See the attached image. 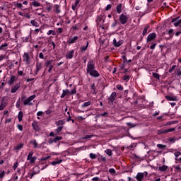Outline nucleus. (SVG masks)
Instances as JSON below:
<instances>
[{
  "mask_svg": "<svg viewBox=\"0 0 181 181\" xmlns=\"http://www.w3.org/2000/svg\"><path fill=\"white\" fill-rule=\"evenodd\" d=\"M36 98V95H33L23 100L24 105H33L32 101Z\"/></svg>",
  "mask_w": 181,
  "mask_h": 181,
  "instance_id": "1",
  "label": "nucleus"
},
{
  "mask_svg": "<svg viewBox=\"0 0 181 181\" xmlns=\"http://www.w3.org/2000/svg\"><path fill=\"white\" fill-rule=\"evenodd\" d=\"M94 69H95V65L94 64V61L93 59H90L88 62L86 71H87V73H89L90 71L94 70Z\"/></svg>",
  "mask_w": 181,
  "mask_h": 181,
  "instance_id": "2",
  "label": "nucleus"
},
{
  "mask_svg": "<svg viewBox=\"0 0 181 181\" xmlns=\"http://www.w3.org/2000/svg\"><path fill=\"white\" fill-rule=\"evenodd\" d=\"M39 173H40V170H39V168H37V167H34L32 172L28 173V177H30V179H32L33 176H35V175H39Z\"/></svg>",
  "mask_w": 181,
  "mask_h": 181,
  "instance_id": "3",
  "label": "nucleus"
},
{
  "mask_svg": "<svg viewBox=\"0 0 181 181\" xmlns=\"http://www.w3.org/2000/svg\"><path fill=\"white\" fill-rule=\"evenodd\" d=\"M119 21L122 25H125V23L128 22V17L124 13H122L119 16Z\"/></svg>",
  "mask_w": 181,
  "mask_h": 181,
  "instance_id": "4",
  "label": "nucleus"
},
{
  "mask_svg": "<svg viewBox=\"0 0 181 181\" xmlns=\"http://www.w3.org/2000/svg\"><path fill=\"white\" fill-rule=\"evenodd\" d=\"M176 128H170L168 129H160L157 132L158 135H162V134H168V132H173L175 131Z\"/></svg>",
  "mask_w": 181,
  "mask_h": 181,
  "instance_id": "5",
  "label": "nucleus"
},
{
  "mask_svg": "<svg viewBox=\"0 0 181 181\" xmlns=\"http://www.w3.org/2000/svg\"><path fill=\"white\" fill-rule=\"evenodd\" d=\"M115 98H117V93L113 92L108 98L109 104H113L114 101H115Z\"/></svg>",
  "mask_w": 181,
  "mask_h": 181,
  "instance_id": "6",
  "label": "nucleus"
},
{
  "mask_svg": "<svg viewBox=\"0 0 181 181\" xmlns=\"http://www.w3.org/2000/svg\"><path fill=\"white\" fill-rule=\"evenodd\" d=\"M179 18L180 17H177L171 20V23H174V26H175V28H177L179 25H181V19L179 20Z\"/></svg>",
  "mask_w": 181,
  "mask_h": 181,
  "instance_id": "7",
  "label": "nucleus"
},
{
  "mask_svg": "<svg viewBox=\"0 0 181 181\" xmlns=\"http://www.w3.org/2000/svg\"><path fill=\"white\" fill-rule=\"evenodd\" d=\"M156 33H152L149 34L148 36L147 37V43H149V42H152V40L156 39Z\"/></svg>",
  "mask_w": 181,
  "mask_h": 181,
  "instance_id": "8",
  "label": "nucleus"
},
{
  "mask_svg": "<svg viewBox=\"0 0 181 181\" xmlns=\"http://www.w3.org/2000/svg\"><path fill=\"white\" fill-rule=\"evenodd\" d=\"M88 74H90L92 77H100V74L97 70L93 69L92 71H90V72L87 73Z\"/></svg>",
  "mask_w": 181,
  "mask_h": 181,
  "instance_id": "9",
  "label": "nucleus"
},
{
  "mask_svg": "<svg viewBox=\"0 0 181 181\" xmlns=\"http://www.w3.org/2000/svg\"><path fill=\"white\" fill-rule=\"evenodd\" d=\"M19 88H21V83H16L13 88H11V93H12L13 94L14 93H16V91H18V90H19Z\"/></svg>",
  "mask_w": 181,
  "mask_h": 181,
  "instance_id": "10",
  "label": "nucleus"
},
{
  "mask_svg": "<svg viewBox=\"0 0 181 181\" xmlns=\"http://www.w3.org/2000/svg\"><path fill=\"white\" fill-rule=\"evenodd\" d=\"M74 56V50L66 52V59H73Z\"/></svg>",
  "mask_w": 181,
  "mask_h": 181,
  "instance_id": "11",
  "label": "nucleus"
},
{
  "mask_svg": "<svg viewBox=\"0 0 181 181\" xmlns=\"http://www.w3.org/2000/svg\"><path fill=\"white\" fill-rule=\"evenodd\" d=\"M122 43H124L122 40H119L117 42L116 39L113 40V45L114 46H115V47H119V46H121Z\"/></svg>",
  "mask_w": 181,
  "mask_h": 181,
  "instance_id": "12",
  "label": "nucleus"
},
{
  "mask_svg": "<svg viewBox=\"0 0 181 181\" xmlns=\"http://www.w3.org/2000/svg\"><path fill=\"white\" fill-rule=\"evenodd\" d=\"M78 40V36H75L73 38H70L68 40V45H71L73 43H76V41H77Z\"/></svg>",
  "mask_w": 181,
  "mask_h": 181,
  "instance_id": "13",
  "label": "nucleus"
},
{
  "mask_svg": "<svg viewBox=\"0 0 181 181\" xmlns=\"http://www.w3.org/2000/svg\"><path fill=\"white\" fill-rule=\"evenodd\" d=\"M136 179L138 181L144 180V173H137V175L136 176Z\"/></svg>",
  "mask_w": 181,
  "mask_h": 181,
  "instance_id": "14",
  "label": "nucleus"
},
{
  "mask_svg": "<svg viewBox=\"0 0 181 181\" xmlns=\"http://www.w3.org/2000/svg\"><path fill=\"white\" fill-rule=\"evenodd\" d=\"M23 58H24V62H25L27 64H29V60L30 59V57L29 56V54L28 52L24 53Z\"/></svg>",
  "mask_w": 181,
  "mask_h": 181,
  "instance_id": "15",
  "label": "nucleus"
},
{
  "mask_svg": "<svg viewBox=\"0 0 181 181\" xmlns=\"http://www.w3.org/2000/svg\"><path fill=\"white\" fill-rule=\"evenodd\" d=\"M66 95H70V90L68 89L63 90L62 94L61 95V98H64Z\"/></svg>",
  "mask_w": 181,
  "mask_h": 181,
  "instance_id": "16",
  "label": "nucleus"
},
{
  "mask_svg": "<svg viewBox=\"0 0 181 181\" xmlns=\"http://www.w3.org/2000/svg\"><path fill=\"white\" fill-rule=\"evenodd\" d=\"M32 127L35 131H40L39 125H37V122H34L32 123Z\"/></svg>",
  "mask_w": 181,
  "mask_h": 181,
  "instance_id": "17",
  "label": "nucleus"
},
{
  "mask_svg": "<svg viewBox=\"0 0 181 181\" xmlns=\"http://www.w3.org/2000/svg\"><path fill=\"white\" fill-rule=\"evenodd\" d=\"M40 70H42V63H40V62H37V64H36V71H35V74H37V73H39Z\"/></svg>",
  "mask_w": 181,
  "mask_h": 181,
  "instance_id": "18",
  "label": "nucleus"
},
{
  "mask_svg": "<svg viewBox=\"0 0 181 181\" xmlns=\"http://www.w3.org/2000/svg\"><path fill=\"white\" fill-rule=\"evenodd\" d=\"M116 11L117 13H121L122 12V4H119L116 7Z\"/></svg>",
  "mask_w": 181,
  "mask_h": 181,
  "instance_id": "19",
  "label": "nucleus"
},
{
  "mask_svg": "<svg viewBox=\"0 0 181 181\" xmlns=\"http://www.w3.org/2000/svg\"><path fill=\"white\" fill-rule=\"evenodd\" d=\"M65 121L64 119H61V120H59L57 122H55V125H57V127H63V124H65Z\"/></svg>",
  "mask_w": 181,
  "mask_h": 181,
  "instance_id": "20",
  "label": "nucleus"
},
{
  "mask_svg": "<svg viewBox=\"0 0 181 181\" xmlns=\"http://www.w3.org/2000/svg\"><path fill=\"white\" fill-rule=\"evenodd\" d=\"M168 167L167 165H162L158 168V170H160V172H165L168 170Z\"/></svg>",
  "mask_w": 181,
  "mask_h": 181,
  "instance_id": "21",
  "label": "nucleus"
},
{
  "mask_svg": "<svg viewBox=\"0 0 181 181\" xmlns=\"http://www.w3.org/2000/svg\"><path fill=\"white\" fill-rule=\"evenodd\" d=\"M54 11L56 13H60V6H59V4L54 5Z\"/></svg>",
  "mask_w": 181,
  "mask_h": 181,
  "instance_id": "22",
  "label": "nucleus"
},
{
  "mask_svg": "<svg viewBox=\"0 0 181 181\" xmlns=\"http://www.w3.org/2000/svg\"><path fill=\"white\" fill-rule=\"evenodd\" d=\"M13 83H15V76H11L10 80L8 81V84H9V86H12Z\"/></svg>",
  "mask_w": 181,
  "mask_h": 181,
  "instance_id": "23",
  "label": "nucleus"
},
{
  "mask_svg": "<svg viewBox=\"0 0 181 181\" xmlns=\"http://www.w3.org/2000/svg\"><path fill=\"white\" fill-rule=\"evenodd\" d=\"M90 90H93V94H97V88H95V83H93L90 86Z\"/></svg>",
  "mask_w": 181,
  "mask_h": 181,
  "instance_id": "24",
  "label": "nucleus"
},
{
  "mask_svg": "<svg viewBox=\"0 0 181 181\" xmlns=\"http://www.w3.org/2000/svg\"><path fill=\"white\" fill-rule=\"evenodd\" d=\"M168 100V101H176V97H172L170 95H166L165 97Z\"/></svg>",
  "mask_w": 181,
  "mask_h": 181,
  "instance_id": "25",
  "label": "nucleus"
},
{
  "mask_svg": "<svg viewBox=\"0 0 181 181\" xmlns=\"http://www.w3.org/2000/svg\"><path fill=\"white\" fill-rule=\"evenodd\" d=\"M149 29V25H146L145 27H144V29L143 30V36H145V35H146L148 33V30Z\"/></svg>",
  "mask_w": 181,
  "mask_h": 181,
  "instance_id": "26",
  "label": "nucleus"
},
{
  "mask_svg": "<svg viewBox=\"0 0 181 181\" xmlns=\"http://www.w3.org/2000/svg\"><path fill=\"white\" fill-rule=\"evenodd\" d=\"M18 118L19 122H21L22 119L23 118V112L20 111V112H18Z\"/></svg>",
  "mask_w": 181,
  "mask_h": 181,
  "instance_id": "27",
  "label": "nucleus"
},
{
  "mask_svg": "<svg viewBox=\"0 0 181 181\" xmlns=\"http://www.w3.org/2000/svg\"><path fill=\"white\" fill-rule=\"evenodd\" d=\"M31 25H33V26H35V28H39V23H37L35 20H32L30 21Z\"/></svg>",
  "mask_w": 181,
  "mask_h": 181,
  "instance_id": "28",
  "label": "nucleus"
},
{
  "mask_svg": "<svg viewBox=\"0 0 181 181\" xmlns=\"http://www.w3.org/2000/svg\"><path fill=\"white\" fill-rule=\"evenodd\" d=\"M22 148H23V144H20L14 147V149H15L16 151H21V149H22Z\"/></svg>",
  "mask_w": 181,
  "mask_h": 181,
  "instance_id": "29",
  "label": "nucleus"
},
{
  "mask_svg": "<svg viewBox=\"0 0 181 181\" xmlns=\"http://www.w3.org/2000/svg\"><path fill=\"white\" fill-rule=\"evenodd\" d=\"M90 105H91V101L86 102L82 105V108H85V107H90Z\"/></svg>",
  "mask_w": 181,
  "mask_h": 181,
  "instance_id": "30",
  "label": "nucleus"
},
{
  "mask_svg": "<svg viewBox=\"0 0 181 181\" xmlns=\"http://www.w3.org/2000/svg\"><path fill=\"white\" fill-rule=\"evenodd\" d=\"M88 41H87V43H86V45L85 47H81L80 49H81V52H86V50H87V48L88 47Z\"/></svg>",
  "mask_w": 181,
  "mask_h": 181,
  "instance_id": "31",
  "label": "nucleus"
},
{
  "mask_svg": "<svg viewBox=\"0 0 181 181\" xmlns=\"http://www.w3.org/2000/svg\"><path fill=\"white\" fill-rule=\"evenodd\" d=\"M52 63H53V60L47 61L45 63V67H50V66H52Z\"/></svg>",
  "mask_w": 181,
  "mask_h": 181,
  "instance_id": "32",
  "label": "nucleus"
},
{
  "mask_svg": "<svg viewBox=\"0 0 181 181\" xmlns=\"http://www.w3.org/2000/svg\"><path fill=\"white\" fill-rule=\"evenodd\" d=\"M130 77L131 76L129 75H124L122 77V80H124V81H129Z\"/></svg>",
  "mask_w": 181,
  "mask_h": 181,
  "instance_id": "33",
  "label": "nucleus"
},
{
  "mask_svg": "<svg viewBox=\"0 0 181 181\" xmlns=\"http://www.w3.org/2000/svg\"><path fill=\"white\" fill-rule=\"evenodd\" d=\"M36 159H37V158L36 156H33V158H30L28 160H30V163L32 165L33 163H35V162H36Z\"/></svg>",
  "mask_w": 181,
  "mask_h": 181,
  "instance_id": "34",
  "label": "nucleus"
},
{
  "mask_svg": "<svg viewBox=\"0 0 181 181\" xmlns=\"http://www.w3.org/2000/svg\"><path fill=\"white\" fill-rule=\"evenodd\" d=\"M30 144L33 145L35 149H36V148H37V142H36V140L30 141Z\"/></svg>",
  "mask_w": 181,
  "mask_h": 181,
  "instance_id": "35",
  "label": "nucleus"
},
{
  "mask_svg": "<svg viewBox=\"0 0 181 181\" xmlns=\"http://www.w3.org/2000/svg\"><path fill=\"white\" fill-rule=\"evenodd\" d=\"M153 77L156 78V80H159L160 78V76L158 73L153 72Z\"/></svg>",
  "mask_w": 181,
  "mask_h": 181,
  "instance_id": "36",
  "label": "nucleus"
},
{
  "mask_svg": "<svg viewBox=\"0 0 181 181\" xmlns=\"http://www.w3.org/2000/svg\"><path fill=\"white\" fill-rule=\"evenodd\" d=\"M5 47H8V43L5 42L4 44L0 46V50H6Z\"/></svg>",
  "mask_w": 181,
  "mask_h": 181,
  "instance_id": "37",
  "label": "nucleus"
},
{
  "mask_svg": "<svg viewBox=\"0 0 181 181\" xmlns=\"http://www.w3.org/2000/svg\"><path fill=\"white\" fill-rule=\"evenodd\" d=\"M47 35H52V36H56V31L53 30H49L47 33Z\"/></svg>",
  "mask_w": 181,
  "mask_h": 181,
  "instance_id": "38",
  "label": "nucleus"
},
{
  "mask_svg": "<svg viewBox=\"0 0 181 181\" xmlns=\"http://www.w3.org/2000/svg\"><path fill=\"white\" fill-rule=\"evenodd\" d=\"M63 160H57V161H52L51 163V165H53L54 166L56 165H60V163H62Z\"/></svg>",
  "mask_w": 181,
  "mask_h": 181,
  "instance_id": "39",
  "label": "nucleus"
},
{
  "mask_svg": "<svg viewBox=\"0 0 181 181\" xmlns=\"http://www.w3.org/2000/svg\"><path fill=\"white\" fill-rule=\"evenodd\" d=\"M105 152L106 155H108V156H112V151L111 149H107Z\"/></svg>",
  "mask_w": 181,
  "mask_h": 181,
  "instance_id": "40",
  "label": "nucleus"
},
{
  "mask_svg": "<svg viewBox=\"0 0 181 181\" xmlns=\"http://www.w3.org/2000/svg\"><path fill=\"white\" fill-rule=\"evenodd\" d=\"M5 107H6V103H2L0 105V111H2V110H4Z\"/></svg>",
  "mask_w": 181,
  "mask_h": 181,
  "instance_id": "41",
  "label": "nucleus"
},
{
  "mask_svg": "<svg viewBox=\"0 0 181 181\" xmlns=\"http://www.w3.org/2000/svg\"><path fill=\"white\" fill-rule=\"evenodd\" d=\"M63 139L62 136H57L54 139H53L54 142H57V141H62Z\"/></svg>",
  "mask_w": 181,
  "mask_h": 181,
  "instance_id": "42",
  "label": "nucleus"
},
{
  "mask_svg": "<svg viewBox=\"0 0 181 181\" xmlns=\"http://www.w3.org/2000/svg\"><path fill=\"white\" fill-rule=\"evenodd\" d=\"M31 158H33V151H30L27 157V160H29Z\"/></svg>",
  "mask_w": 181,
  "mask_h": 181,
  "instance_id": "43",
  "label": "nucleus"
},
{
  "mask_svg": "<svg viewBox=\"0 0 181 181\" xmlns=\"http://www.w3.org/2000/svg\"><path fill=\"white\" fill-rule=\"evenodd\" d=\"M62 129H63V126H59L56 129V132L59 134V132H62Z\"/></svg>",
  "mask_w": 181,
  "mask_h": 181,
  "instance_id": "44",
  "label": "nucleus"
},
{
  "mask_svg": "<svg viewBox=\"0 0 181 181\" xmlns=\"http://www.w3.org/2000/svg\"><path fill=\"white\" fill-rule=\"evenodd\" d=\"M175 170L176 172H178V173H181V168L180 165H177L175 167Z\"/></svg>",
  "mask_w": 181,
  "mask_h": 181,
  "instance_id": "45",
  "label": "nucleus"
},
{
  "mask_svg": "<svg viewBox=\"0 0 181 181\" xmlns=\"http://www.w3.org/2000/svg\"><path fill=\"white\" fill-rule=\"evenodd\" d=\"M32 5H33L34 6H40L42 4L36 1H33L32 3Z\"/></svg>",
  "mask_w": 181,
  "mask_h": 181,
  "instance_id": "46",
  "label": "nucleus"
},
{
  "mask_svg": "<svg viewBox=\"0 0 181 181\" xmlns=\"http://www.w3.org/2000/svg\"><path fill=\"white\" fill-rule=\"evenodd\" d=\"M93 135H86L81 138V139H90L93 138Z\"/></svg>",
  "mask_w": 181,
  "mask_h": 181,
  "instance_id": "47",
  "label": "nucleus"
},
{
  "mask_svg": "<svg viewBox=\"0 0 181 181\" xmlns=\"http://www.w3.org/2000/svg\"><path fill=\"white\" fill-rule=\"evenodd\" d=\"M157 148H159L160 149H165V148H166V145L157 144Z\"/></svg>",
  "mask_w": 181,
  "mask_h": 181,
  "instance_id": "48",
  "label": "nucleus"
},
{
  "mask_svg": "<svg viewBox=\"0 0 181 181\" xmlns=\"http://www.w3.org/2000/svg\"><path fill=\"white\" fill-rule=\"evenodd\" d=\"M77 93V90H76V88H74L71 92L69 91V95H73L74 94H76Z\"/></svg>",
  "mask_w": 181,
  "mask_h": 181,
  "instance_id": "49",
  "label": "nucleus"
},
{
  "mask_svg": "<svg viewBox=\"0 0 181 181\" xmlns=\"http://www.w3.org/2000/svg\"><path fill=\"white\" fill-rule=\"evenodd\" d=\"M175 69H176V65H173V66L168 70V72L173 73Z\"/></svg>",
  "mask_w": 181,
  "mask_h": 181,
  "instance_id": "50",
  "label": "nucleus"
},
{
  "mask_svg": "<svg viewBox=\"0 0 181 181\" xmlns=\"http://www.w3.org/2000/svg\"><path fill=\"white\" fill-rule=\"evenodd\" d=\"M67 114L69 115V117L67 118L68 122L70 121H72V122H74V119H72L71 117L70 116V112H67Z\"/></svg>",
  "mask_w": 181,
  "mask_h": 181,
  "instance_id": "51",
  "label": "nucleus"
},
{
  "mask_svg": "<svg viewBox=\"0 0 181 181\" xmlns=\"http://www.w3.org/2000/svg\"><path fill=\"white\" fill-rule=\"evenodd\" d=\"M90 159H95V158H97V156H95V154L90 153L89 155Z\"/></svg>",
  "mask_w": 181,
  "mask_h": 181,
  "instance_id": "52",
  "label": "nucleus"
},
{
  "mask_svg": "<svg viewBox=\"0 0 181 181\" xmlns=\"http://www.w3.org/2000/svg\"><path fill=\"white\" fill-rule=\"evenodd\" d=\"M4 176H5V171L4 170L1 171V173H0V179H4Z\"/></svg>",
  "mask_w": 181,
  "mask_h": 181,
  "instance_id": "53",
  "label": "nucleus"
},
{
  "mask_svg": "<svg viewBox=\"0 0 181 181\" xmlns=\"http://www.w3.org/2000/svg\"><path fill=\"white\" fill-rule=\"evenodd\" d=\"M174 155H175V158H179V156H180L181 152H180V151L175 152Z\"/></svg>",
  "mask_w": 181,
  "mask_h": 181,
  "instance_id": "54",
  "label": "nucleus"
},
{
  "mask_svg": "<svg viewBox=\"0 0 181 181\" xmlns=\"http://www.w3.org/2000/svg\"><path fill=\"white\" fill-rule=\"evenodd\" d=\"M47 159H50V156H48L47 157H42L41 158L40 160L45 161V160H47Z\"/></svg>",
  "mask_w": 181,
  "mask_h": 181,
  "instance_id": "55",
  "label": "nucleus"
},
{
  "mask_svg": "<svg viewBox=\"0 0 181 181\" xmlns=\"http://www.w3.org/2000/svg\"><path fill=\"white\" fill-rule=\"evenodd\" d=\"M103 21V16H98L97 19L98 25H100V22Z\"/></svg>",
  "mask_w": 181,
  "mask_h": 181,
  "instance_id": "56",
  "label": "nucleus"
},
{
  "mask_svg": "<svg viewBox=\"0 0 181 181\" xmlns=\"http://www.w3.org/2000/svg\"><path fill=\"white\" fill-rule=\"evenodd\" d=\"M116 88H117V90H124V87H122V86L121 85H117Z\"/></svg>",
  "mask_w": 181,
  "mask_h": 181,
  "instance_id": "57",
  "label": "nucleus"
},
{
  "mask_svg": "<svg viewBox=\"0 0 181 181\" xmlns=\"http://www.w3.org/2000/svg\"><path fill=\"white\" fill-rule=\"evenodd\" d=\"M111 8H112V5L111 4H108L106 8H105V11H110V9H111Z\"/></svg>",
  "mask_w": 181,
  "mask_h": 181,
  "instance_id": "58",
  "label": "nucleus"
},
{
  "mask_svg": "<svg viewBox=\"0 0 181 181\" xmlns=\"http://www.w3.org/2000/svg\"><path fill=\"white\" fill-rule=\"evenodd\" d=\"M23 42H29V36H27V37H24L23 38Z\"/></svg>",
  "mask_w": 181,
  "mask_h": 181,
  "instance_id": "59",
  "label": "nucleus"
},
{
  "mask_svg": "<svg viewBox=\"0 0 181 181\" xmlns=\"http://www.w3.org/2000/svg\"><path fill=\"white\" fill-rule=\"evenodd\" d=\"M100 117H108V112H105L104 113L100 114Z\"/></svg>",
  "mask_w": 181,
  "mask_h": 181,
  "instance_id": "60",
  "label": "nucleus"
},
{
  "mask_svg": "<svg viewBox=\"0 0 181 181\" xmlns=\"http://www.w3.org/2000/svg\"><path fill=\"white\" fill-rule=\"evenodd\" d=\"M155 47H156V43H153L150 46V49L151 50H153V49H155Z\"/></svg>",
  "mask_w": 181,
  "mask_h": 181,
  "instance_id": "61",
  "label": "nucleus"
},
{
  "mask_svg": "<svg viewBox=\"0 0 181 181\" xmlns=\"http://www.w3.org/2000/svg\"><path fill=\"white\" fill-rule=\"evenodd\" d=\"M109 172L111 173V175H114L115 173V170L114 168L109 169Z\"/></svg>",
  "mask_w": 181,
  "mask_h": 181,
  "instance_id": "62",
  "label": "nucleus"
},
{
  "mask_svg": "<svg viewBox=\"0 0 181 181\" xmlns=\"http://www.w3.org/2000/svg\"><path fill=\"white\" fill-rule=\"evenodd\" d=\"M168 140L169 142H175V137L168 138Z\"/></svg>",
  "mask_w": 181,
  "mask_h": 181,
  "instance_id": "63",
  "label": "nucleus"
},
{
  "mask_svg": "<svg viewBox=\"0 0 181 181\" xmlns=\"http://www.w3.org/2000/svg\"><path fill=\"white\" fill-rule=\"evenodd\" d=\"M92 180H93V181H100V177H95L92 178Z\"/></svg>",
  "mask_w": 181,
  "mask_h": 181,
  "instance_id": "64",
  "label": "nucleus"
}]
</instances>
